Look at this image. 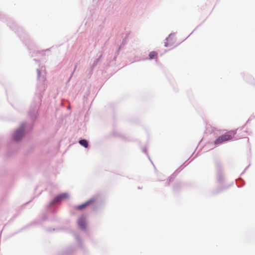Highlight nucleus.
<instances>
[{
    "instance_id": "f257e3e1",
    "label": "nucleus",
    "mask_w": 255,
    "mask_h": 255,
    "mask_svg": "<svg viewBox=\"0 0 255 255\" xmlns=\"http://www.w3.org/2000/svg\"><path fill=\"white\" fill-rule=\"evenodd\" d=\"M237 132L236 130H232L228 131L224 134L219 136L214 141V144H220L224 142L233 139Z\"/></svg>"
},
{
    "instance_id": "f03ea898",
    "label": "nucleus",
    "mask_w": 255,
    "mask_h": 255,
    "mask_svg": "<svg viewBox=\"0 0 255 255\" xmlns=\"http://www.w3.org/2000/svg\"><path fill=\"white\" fill-rule=\"evenodd\" d=\"M24 128V126H21L17 130L15 131L13 135V137L15 140L18 141L21 139L23 135Z\"/></svg>"
},
{
    "instance_id": "7ed1b4c3",
    "label": "nucleus",
    "mask_w": 255,
    "mask_h": 255,
    "mask_svg": "<svg viewBox=\"0 0 255 255\" xmlns=\"http://www.w3.org/2000/svg\"><path fill=\"white\" fill-rule=\"evenodd\" d=\"M94 201V200L93 199L89 200V201H87L86 202H85L80 205L76 207V209L78 210H82L84 208H85V207H86L87 206L90 205V204L93 203Z\"/></svg>"
},
{
    "instance_id": "20e7f679",
    "label": "nucleus",
    "mask_w": 255,
    "mask_h": 255,
    "mask_svg": "<svg viewBox=\"0 0 255 255\" xmlns=\"http://www.w3.org/2000/svg\"><path fill=\"white\" fill-rule=\"evenodd\" d=\"M78 225L82 228L84 229L86 227V220L85 218L83 217L80 218L78 220Z\"/></svg>"
},
{
    "instance_id": "39448f33",
    "label": "nucleus",
    "mask_w": 255,
    "mask_h": 255,
    "mask_svg": "<svg viewBox=\"0 0 255 255\" xmlns=\"http://www.w3.org/2000/svg\"><path fill=\"white\" fill-rule=\"evenodd\" d=\"M150 59H156L157 57V53L155 51H151L149 54Z\"/></svg>"
},
{
    "instance_id": "423d86ee",
    "label": "nucleus",
    "mask_w": 255,
    "mask_h": 255,
    "mask_svg": "<svg viewBox=\"0 0 255 255\" xmlns=\"http://www.w3.org/2000/svg\"><path fill=\"white\" fill-rule=\"evenodd\" d=\"M79 143L86 148L88 147V142L86 139H82L79 141Z\"/></svg>"
},
{
    "instance_id": "0eeeda50",
    "label": "nucleus",
    "mask_w": 255,
    "mask_h": 255,
    "mask_svg": "<svg viewBox=\"0 0 255 255\" xmlns=\"http://www.w3.org/2000/svg\"><path fill=\"white\" fill-rule=\"evenodd\" d=\"M173 38V36H172V35H169L168 36V37L167 38L166 40H167V42H168V43H170L171 42V41L172 40Z\"/></svg>"
},
{
    "instance_id": "6e6552de",
    "label": "nucleus",
    "mask_w": 255,
    "mask_h": 255,
    "mask_svg": "<svg viewBox=\"0 0 255 255\" xmlns=\"http://www.w3.org/2000/svg\"><path fill=\"white\" fill-rule=\"evenodd\" d=\"M55 200H59V199H58V198H56V199H55Z\"/></svg>"
}]
</instances>
